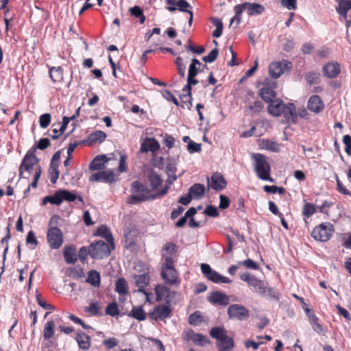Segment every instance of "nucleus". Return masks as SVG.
I'll list each match as a JSON object with an SVG mask.
<instances>
[{"instance_id":"obj_59","label":"nucleus","mask_w":351,"mask_h":351,"mask_svg":"<svg viewBox=\"0 0 351 351\" xmlns=\"http://www.w3.org/2000/svg\"><path fill=\"white\" fill-rule=\"evenodd\" d=\"M26 242L27 244H30L33 245L32 248H35L38 245V241L36 238L35 234L33 231H29L27 233V238H26Z\"/></svg>"},{"instance_id":"obj_36","label":"nucleus","mask_w":351,"mask_h":351,"mask_svg":"<svg viewBox=\"0 0 351 351\" xmlns=\"http://www.w3.org/2000/svg\"><path fill=\"white\" fill-rule=\"evenodd\" d=\"M129 316H131L138 321H143L146 319V314L141 306L133 307L129 313Z\"/></svg>"},{"instance_id":"obj_58","label":"nucleus","mask_w":351,"mask_h":351,"mask_svg":"<svg viewBox=\"0 0 351 351\" xmlns=\"http://www.w3.org/2000/svg\"><path fill=\"white\" fill-rule=\"evenodd\" d=\"M239 265H243L248 269H257L258 267V264L250 258L243 261L239 262Z\"/></svg>"},{"instance_id":"obj_52","label":"nucleus","mask_w":351,"mask_h":351,"mask_svg":"<svg viewBox=\"0 0 351 351\" xmlns=\"http://www.w3.org/2000/svg\"><path fill=\"white\" fill-rule=\"evenodd\" d=\"M106 313L112 317L118 315L119 311L117 304L116 302L109 304L106 308Z\"/></svg>"},{"instance_id":"obj_13","label":"nucleus","mask_w":351,"mask_h":351,"mask_svg":"<svg viewBox=\"0 0 351 351\" xmlns=\"http://www.w3.org/2000/svg\"><path fill=\"white\" fill-rule=\"evenodd\" d=\"M182 338L184 341H192L195 344L198 346H204L209 342L206 336L200 333H195L191 329L185 330L182 334Z\"/></svg>"},{"instance_id":"obj_33","label":"nucleus","mask_w":351,"mask_h":351,"mask_svg":"<svg viewBox=\"0 0 351 351\" xmlns=\"http://www.w3.org/2000/svg\"><path fill=\"white\" fill-rule=\"evenodd\" d=\"M62 195L60 190L57 191L53 195H47L43 199V204L45 205L49 202L51 204L60 205L62 204Z\"/></svg>"},{"instance_id":"obj_34","label":"nucleus","mask_w":351,"mask_h":351,"mask_svg":"<svg viewBox=\"0 0 351 351\" xmlns=\"http://www.w3.org/2000/svg\"><path fill=\"white\" fill-rule=\"evenodd\" d=\"M351 9V0H340L339 7L337 8L338 13L343 16L346 19L348 11Z\"/></svg>"},{"instance_id":"obj_11","label":"nucleus","mask_w":351,"mask_h":351,"mask_svg":"<svg viewBox=\"0 0 351 351\" xmlns=\"http://www.w3.org/2000/svg\"><path fill=\"white\" fill-rule=\"evenodd\" d=\"M291 67V63L287 60L282 62H274L269 64V75L273 78H278L287 70H289Z\"/></svg>"},{"instance_id":"obj_46","label":"nucleus","mask_w":351,"mask_h":351,"mask_svg":"<svg viewBox=\"0 0 351 351\" xmlns=\"http://www.w3.org/2000/svg\"><path fill=\"white\" fill-rule=\"evenodd\" d=\"M49 173L50 175V181L52 184L56 183L59 178L58 165H50Z\"/></svg>"},{"instance_id":"obj_15","label":"nucleus","mask_w":351,"mask_h":351,"mask_svg":"<svg viewBox=\"0 0 351 351\" xmlns=\"http://www.w3.org/2000/svg\"><path fill=\"white\" fill-rule=\"evenodd\" d=\"M322 72L328 78H336L341 72L340 64L336 62H328L323 66Z\"/></svg>"},{"instance_id":"obj_24","label":"nucleus","mask_w":351,"mask_h":351,"mask_svg":"<svg viewBox=\"0 0 351 351\" xmlns=\"http://www.w3.org/2000/svg\"><path fill=\"white\" fill-rule=\"evenodd\" d=\"M209 302L213 304L220 305H228L229 304V298L221 292H213L208 298Z\"/></svg>"},{"instance_id":"obj_19","label":"nucleus","mask_w":351,"mask_h":351,"mask_svg":"<svg viewBox=\"0 0 351 351\" xmlns=\"http://www.w3.org/2000/svg\"><path fill=\"white\" fill-rule=\"evenodd\" d=\"M307 108L311 112L319 113L324 110V104L320 97L315 95L309 98Z\"/></svg>"},{"instance_id":"obj_20","label":"nucleus","mask_w":351,"mask_h":351,"mask_svg":"<svg viewBox=\"0 0 351 351\" xmlns=\"http://www.w3.org/2000/svg\"><path fill=\"white\" fill-rule=\"evenodd\" d=\"M288 123H295L297 121L298 116L295 107L293 104H285L282 114Z\"/></svg>"},{"instance_id":"obj_62","label":"nucleus","mask_w":351,"mask_h":351,"mask_svg":"<svg viewBox=\"0 0 351 351\" xmlns=\"http://www.w3.org/2000/svg\"><path fill=\"white\" fill-rule=\"evenodd\" d=\"M317 320V318L314 316L311 320V324L313 330L318 334H320L323 332V327L318 323Z\"/></svg>"},{"instance_id":"obj_51","label":"nucleus","mask_w":351,"mask_h":351,"mask_svg":"<svg viewBox=\"0 0 351 351\" xmlns=\"http://www.w3.org/2000/svg\"><path fill=\"white\" fill-rule=\"evenodd\" d=\"M175 63L176 64L179 75L182 79H183L185 75L186 66L182 62V58L181 57H177Z\"/></svg>"},{"instance_id":"obj_27","label":"nucleus","mask_w":351,"mask_h":351,"mask_svg":"<svg viewBox=\"0 0 351 351\" xmlns=\"http://www.w3.org/2000/svg\"><path fill=\"white\" fill-rule=\"evenodd\" d=\"M147 178L150 183L152 190H156L162 182L160 176L152 169L149 170L147 174Z\"/></svg>"},{"instance_id":"obj_10","label":"nucleus","mask_w":351,"mask_h":351,"mask_svg":"<svg viewBox=\"0 0 351 351\" xmlns=\"http://www.w3.org/2000/svg\"><path fill=\"white\" fill-rule=\"evenodd\" d=\"M208 190L211 188L216 191H221L226 187L227 182L223 175L219 172L213 173L210 178L206 177Z\"/></svg>"},{"instance_id":"obj_28","label":"nucleus","mask_w":351,"mask_h":351,"mask_svg":"<svg viewBox=\"0 0 351 351\" xmlns=\"http://www.w3.org/2000/svg\"><path fill=\"white\" fill-rule=\"evenodd\" d=\"M97 234L106 239L107 243H109L111 245V247L114 249L113 237L110 232V229L107 226H101L98 228Z\"/></svg>"},{"instance_id":"obj_57","label":"nucleus","mask_w":351,"mask_h":351,"mask_svg":"<svg viewBox=\"0 0 351 351\" xmlns=\"http://www.w3.org/2000/svg\"><path fill=\"white\" fill-rule=\"evenodd\" d=\"M187 149L191 154L200 152L202 150V145L192 141L188 144Z\"/></svg>"},{"instance_id":"obj_35","label":"nucleus","mask_w":351,"mask_h":351,"mask_svg":"<svg viewBox=\"0 0 351 351\" xmlns=\"http://www.w3.org/2000/svg\"><path fill=\"white\" fill-rule=\"evenodd\" d=\"M115 291L120 295H126L128 293V285L123 278H119L116 281Z\"/></svg>"},{"instance_id":"obj_60","label":"nucleus","mask_w":351,"mask_h":351,"mask_svg":"<svg viewBox=\"0 0 351 351\" xmlns=\"http://www.w3.org/2000/svg\"><path fill=\"white\" fill-rule=\"evenodd\" d=\"M263 108V104L259 100L254 101L252 104L248 105V108L251 111L254 112H261Z\"/></svg>"},{"instance_id":"obj_38","label":"nucleus","mask_w":351,"mask_h":351,"mask_svg":"<svg viewBox=\"0 0 351 351\" xmlns=\"http://www.w3.org/2000/svg\"><path fill=\"white\" fill-rule=\"evenodd\" d=\"M50 145V141L49 138H43L39 140L36 145H34L32 147H31L27 152H32L35 154L36 150L38 149L44 150L47 149Z\"/></svg>"},{"instance_id":"obj_6","label":"nucleus","mask_w":351,"mask_h":351,"mask_svg":"<svg viewBox=\"0 0 351 351\" xmlns=\"http://www.w3.org/2000/svg\"><path fill=\"white\" fill-rule=\"evenodd\" d=\"M201 269L202 274L210 281L215 283H226L230 284L232 280L225 276H221L218 272L213 270L209 265L202 263L201 265Z\"/></svg>"},{"instance_id":"obj_7","label":"nucleus","mask_w":351,"mask_h":351,"mask_svg":"<svg viewBox=\"0 0 351 351\" xmlns=\"http://www.w3.org/2000/svg\"><path fill=\"white\" fill-rule=\"evenodd\" d=\"M47 239L52 249H59L63 243V234L57 227H50L47 233Z\"/></svg>"},{"instance_id":"obj_2","label":"nucleus","mask_w":351,"mask_h":351,"mask_svg":"<svg viewBox=\"0 0 351 351\" xmlns=\"http://www.w3.org/2000/svg\"><path fill=\"white\" fill-rule=\"evenodd\" d=\"M39 160L36 154L27 152L19 166V175L20 178L28 179L33 171L35 173L38 168H41Z\"/></svg>"},{"instance_id":"obj_49","label":"nucleus","mask_w":351,"mask_h":351,"mask_svg":"<svg viewBox=\"0 0 351 351\" xmlns=\"http://www.w3.org/2000/svg\"><path fill=\"white\" fill-rule=\"evenodd\" d=\"M319 76L320 74L319 73L310 71L306 75L305 79L310 84H315L319 82Z\"/></svg>"},{"instance_id":"obj_5","label":"nucleus","mask_w":351,"mask_h":351,"mask_svg":"<svg viewBox=\"0 0 351 351\" xmlns=\"http://www.w3.org/2000/svg\"><path fill=\"white\" fill-rule=\"evenodd\" d=\"M334 232L333 226L330 223H321L315 227L312 233V237L317 241L325 242L330 239Z\"/></svg>"},{"instance_id":"obj_56","label":"nucleus","mask_w":351,"mask_h":351,"mask_svg":"<svg viewBox=\"0 0 351 351\" xmlns=\"http://www.w3.org/2000/svg\"><path fill=\"white\" fill-rule=\"evenodd\" d=\"M264 191L267 193H278L279 194H284L285 190L283 187L276 186H268L266 185L264 186Z\"/></svg>"},{"instance_id":"obj_30","label":"nucleus","mask_w":351,"mask_h":351,"mask_svg":"<svg viewBox=\"0 0 351 351\" xmlns=\"http://www.w3.org/2000/svg\"><path fill=\"white\" fill-rule=\"evenodd\" d=\"M217 346L219 351H229L234 347L233 339L226 335L218 341Z\"/></svg>"},{"instance_id":"obj_18","label":"nucleus","mask_w":351,"mask_h":351,"mask_svg":"<svg viewBox=\"0 0 351 351\" xmlns=\"http://www.w3.org/2000/svg\"><path fill=\"white\" fill-rule=\"evenodd\" d=\"M109 160L110 158L106 155H98L91 161L89 168L93 171H102Z\"/></svg>"},{"instance_id":"obj_14","label":"nucleus","mask_w":351,"mask_h":351,"mask_svg":"<svg viewBox=\"0 0 351 351\" xmlns=\"http://www.w3.org/2000/svg\"><path fill=\"white\" fill-rule=\"evenodd\" d=\"M115 180V174L112 170L100 171L93 173L90 178V182H105L112 183Z\"/></svg>"},{"instance_id":"obj_21","label":"nucleus","mask_w":351,"mask_h":351,"mask_svg":"<svg viewBox=\"0 0 351 351\" xmlns=\"http://www.w3.org/2000/svg\"><path fill=\"white\" fill-rule=\"evenodd\" d=\"M160 148V144L158 141L154 139V138H147L145 140L141 143V152H155L158 150Z\"/></svg>"},{"instance_id":"obj_64","label":"nucleus","mask_w":351,"mask_h":351,"mask_svg":"<svg viewBox=\"0 0 351 351\" xmlns=\"http://www.w3.org/2000/svg\"><path fill=\"white\" fill-rule=\"evenodd\" d=\"M104 345L108 348L111 349L118 345V341L114 337L108 338L104 341Z\"/></svg>"},{"instance_id":"obj_61","label":"nucleus","mask_w":351,"mask_h":351,"mask_svg":"<svg viewBox=\"0 0 351 351\" xmlns=\"http://www.w3.org/2000/svg\"><path fill=\"white\" fill-rule=\"evenodd\" d=\"M281 4L289 10H296L297 8L296 0H281Z\"/></svg>"},{"instance_id":"obj_16","label":"nucleus","mask_w":351,"mask_h":351,"mask_svg":"<svg viewBox=\"0 0 351 351\" xmlns=\"http://www.w3.org/2000/svg\"><path fill=\"white\" fill-rule=\"evenodd\" d=\"M276 87V82H273L270 86H263L260 90V95L261 98L267 103H270L274 101L276 98V93L274 89Z\"/></svg>"},{"instance_id":"obj_17","label":"nucleus","mask_w":351,"mask_h":351,"mask_svg":"<svg viewBox=\"0 0 351 351\" xmlns=\"http://www.w3.org/2000/svg\"><path fill=\"white\" fill-rule=\"evenodd\" d=\"M176 252L177 246L175 243H166L161 250V256L165 259V263H167L169 260L173 261L172 258L176 254Z\"/></svg>"},{"instance_id":"obj_9","label":"nucleus","mask_w":351,"mask_h":351,"mask_svg":"<svg viewBox=\"0 0 351 351\" xmlns=\"http://www.w3.org/2000/svg\"><path fill=\"white\" fill-rule=\"evenodd\" d=\"M228 315L230 319L242 321L250 317V311L244 306L232 304L228 308Z\"/></svg>"},{"instance_id":"obj_48","label":"nucleus","mask_w":351,"mask_h":351,"mask_svg":"<svg viewBox=\"0 0 351 351\" xmlns=\"http://www.w3.org/2000/svg\"><path fill=\"white\" fill-rule=\"evenodd\" d=\"M262 146L263 147L273 152H278L280 150V145L278 143L269 140L263 141Z\"/></svg>"},{"instance_id":"obj_32","label":"nucleus","mask_w":351,"mask_h":351,"mask_svg":"<svg viewBox=\"0 0 351 351\" xmlns=\"http://www.w3.org/2000/svg\"><path fill=\"white\" fill-rule=\"evenodd\" d=\"M64 257L66 263H75L77 261L75 249L73 247H65L64 250Z\"/></svg>"},{"instance_id":"obj_47","label":"nucleus","mask_w":351,"mask_h":351,"mask_svg":"<svg viewBox=\"0 0 351 351\" xmlns=\"http://www.w3.org/2000/svg\"><path fill=\"white\" fill-rule=\"evenodd\" d=\"M210 335L214 338L217 339L218 341L222 339L223 337L226 335V331L223 328L215 327L213 328L210 331Z\"/></svg>"},{"instance_id":"obj_4","label":"nucleus","mask_w":351,"mask_h":351,"mask_svg":"<svg viewBox=\"0 0 351 351\" xmlns=\"http://www.w3.org/2000/svg\"><path fill=\"white\" fill-rule=\"evenodd\" d=\"M111 245L104 241H98L91 243L88 247L89 255L95 259H101L110 254Z\"/></svg>"},{"instance_id":"obj_40","label":"nucleus","mask_w":351,"mask_h":351,"mask_svg":"<svg viewBox=\"0 0 351 351\" xmlns=\"http://www.w3.org/2000/svg\"><path fill=\"white\" fill-rule=\"evenodd\" d=\"M49 76L53 82H60L63 79V70L61 67H52L49 70Z\"/></svg>"},{"instance_id":"obj_54","label":"nucleus","mask_w":351,"mask_h":351,"mask_svg":"<svg viewBox=\"0 0 351 351\" xmlns=\"http://www.w3.org/2000/svg\"><path fill=\"white\" fill-rule=\"evenodd\" d=\"M218 54L219 50L217 47H215L208 53V56L203 57L202 60L205 62H213L217 59Z\"/></svg>"},{"instance_id":"obj_12","label":"nucleus","mask_w":351,"mask_h":351,"mask_svg":"<svg viewBox=\"0 0 351 351\" xmlns=\"http://www.w3.org/2000/svg\"><path fill=\"white\" fill-rule=\"evenodd\" d=\"M171 309L168 305L160 304L156 306L150 313L151 319L158 321L164 320L171 316Z\"/></svg>"},{"instance_id":"obj_25","label":"nucleus","mask_w":351,"mask_h":351,"mask_svg":"<svg viewBox=\"0 0 351 351\" xmlns=\"http://www.w3.org/2000/svg\"><path fill=\"white\" fill-rule=\"evenodd\" d=\"M199 68L193 65H189V73L187 77V84H186V88L188 90H191V86L196 85L198 84V80L195 79V77L197 75Z\"/></svg>"},{"instance_id":"obj_42","label":"nucleus","mask_w":351,"mask_h":351,"mask_svg":"<svg viewBox=\"0 0 351 351\" xmlns=\"http://www.w3.org/2000/svg\"><path fill=\"white\" fill-rule=\"evenodd\" d=\"M255 289L256 292L263 296L266 295V287L264 282L262 280L257 279L255 280L250 285Z\"/></svg>"},{"instance_id":"obj_41","label":"nucleus","mask_w":351,"mask_h":351,"mask_svg":"<svg viewBox=\"0 0 351 351\" xmlns=\"http://www.w3.org/2000/svg\"><path fill=\"white\" fill-rule=\"evenodd\" d=\"M106 138V134L102 131H96L92 134H90L88 136V141L90 144L96 143L97 142L101 143Z\"/></svg>"},{"instance_id":"obj_63","label":"nucleus","mask_w":351,"mask_h":351,"mask_svg":"<svg viewBox=\"0 0 351 351\" xmlns=\"http://www.w3.org/2000/svg\"><path fill=\"white\" fill-rule=\"evenodd\" d=\"M100 310L101 308L97 303H92L86 308V311L93 315H98Z\"/></svg>"},{"instance_id":"obj_8","label":"nucleus","mask_w":351,"mask_h":351,"mask_svg":"<svg viewBox=\"0 0 351 351\" xmlns=\"http://www.w3.org/2000/svg\"><path fill=\"white\" fill-rule=\"evenodd\" d=\"M174 262L168 261L164 263L162 266L161 276L165 282L169 285H173L176 282L178 274L174 268Z\"/></svg>"},{"instance_id":"obj_3","label":"nucleus","mask_w":351,"mask_h":351,"mask_svg":"<svg viewBox=\"0 0 351 351\" xmlns=\"http://www.w3.org/2000/svg\"><path fill=\"white\" fill-rule=\"evenodd\" d=\"M251 157L254 161V170L257 176L261 180L273 182L274 180L270 177V165L265 156L261 154H252Z\"/></svg>"},{"instance_id":"obj_23","label":"nucleus","mask_w":351,"mask_h":351,"mask_svg":"<svg viewBox=\"0 0 351 351\" xmlns=\"http://www.w3.org/2000/svg\"><path fill=\"white\" fill-rule=\"evenodd\" d=\"M134 280H135L136 285L138 287V291L139 292L143 293L147 297V300L149 301V300L148 293L143 289V288L149 284V276L145 274H141V275H137V276H135Z\"/></svg>"},{"instance_id":"obj_44","label":"nucleus","mask_w":351,"mask_h":351,"mask_svg":"<svg viewBox=\"0 0 351 351\" xmlns=\"http://www.w3.org/2000/svg\"><path fill=\"white\" fill-rule=\"evenodd\" d=\"M129 11L132 16L139 19L140 23L141 24L145 23V16L143 14V10L138 5H135L132 8H130Z\"/></svg>"},{"instance_id":"obj_43","label":"nucleus","mask_w":351,"mask_h":351,"mask_svg":"<svg viewBox=\"0 0 351 351\" xmlns=\"http://www.w3.org/2000/svg\"><path fill=\"white\" fill-rule=\"evenodd\" d=\"M62 200L67 202H73L77 199L80 202H83V198L81 196L77 197L76 195L69 191L65 189H60Z\"/></svg>"},{"instance_id":"obj_22","label":"nucleus","mask_w":351,"mask_h":351,"mask_svg":"<svg viewBox=\"0 0 351 351\" xmlns=\"http://www.w3.org/2000/svg\"><path fill=\"white\" fill-rule=\"evenodd\" d=\"M284 106L282 101L276 99L269 103L267 107L268 112L274 117H279L283 112Z\"/></svg>"},{"instance_id":"obj_37","label":"nucleus","mask_w":351,"mask_h":351,"mask_svg":"<svg viewBox=\"0 0 351 351\" xmlns=\"http://www.w3.org/2000/svg\"><path fill=\"white\" fill-rule=\"evenodd\" d=\"M54 327L55 323L53 320L48 321L45 324L43 330V338L45 340H49L53 336Z\"/></svg>"},{"instance_id":"obj_26","label":"nucleus","mask_w":351,"mask_h":351,"mask_svg":"<svg viewBox=\"0 0 351 351\" xmlns=\"http://www.w3.org/2000/svg\"><path fill=\"white\" fill-rule=\"evenodd\" d=\"M205 191L206 188L204 184L196 183L190 187L189 193L192 197L199 199L204 197Z\"/></svg>"},{"instance_id":"obj_53","label":"nucleus","mask_w":351,"mask_h":351,"mask_svg":"<svg viewBox=\"0 0 351 351\" xmlns=\"http://www.w3.org/2000/svg\"><path fill=\"white\" fill-rule=\"evenodd\" d=\"M316 212V207L311 203H306L303 208V215L306 217H310Z\"/></svg>"},{"instance_id":"obj_55","label":"nucleus","mask_w":351,"mask_h":351,"mask_svg":"<svg viewBox=\"0 0 351 351\" xmlns=\"http://www.w3.org/2000/svg\"><path fill=\"white\" fill-rule=\"evenodd\" d=\"M51 122V114L49 113H45L42 114L39 119L40 126L42 128H46Z\"/></svg>"},{"instance_id":"obj_50","label":"nucleus","mask_w":351,"mask_h":351,"mask_svg":"<svg viewBox=\"0 0 351 351\" xmlns=\"http://www.w3.org/2000/svg\"><path fill=\"white\" fill-rule=\"evenodd\" d=\"M203 317L198 311H195L194 313L190 315L189 317V323L194 326L199 324L203 322Z\"/></svg>"},{"instance_id":"obj_29","label":"nucleus","mask_w":351,"mask_h":351,"mask_svg":"<svg viewBox=\"0 0 351 351\" xmlns=\"http://www.w3.org/2000/svg\"><path fill=\"white\" fill-rule=\"evenodd\" d=\"M76 341L79 347L83 350H88L90 346V337L82 331L77 332Z\"/></svg>"},{"instance_id":"obj_45","label":"nucleus","mask_w":351,"mask_h":351,"mask_svg":"<svg viewBox=\"0 0 351 351\" xmlns=\"http://www.w3.org/2000/svg\"><path fill=\"white\" fill-rule=\"evenodd\" d=\"M245 5H246V2L241 3V4H238L234 7L235 18L237 20V26H238L241 22V14H242L243 12L244 11V10H247Z\"/></svg>"},{"instance_id":"obj_31","label":"nucleus","mask_w":351,"mask_h":351,"mask_svg":"<svg viewBox=\"0 0 351 351\" xmlns=\"http://www.w3.org/2000/svg\"><path fill=\"white\" fill-rule=\"evenodd\" d=\"M245 5L247 8V14L250 16L261 14L265 10V8L263 5L256 3H250L246 2Z\"/></svg>"},{"instance_id":"obj_1","label":"nucleus","mask_w":351,"mask_h":351,"mask_svg":"<svg viewBox=\"0 0 351 351\" xmlns=\"http://www.w3.org/2000/svg\"><path fill=\"white\" fill-rule=\"evenodd\" d=\"M169 186L166 185L162 190L158 191L155 195H152L150 190L145 185L141 184L138 181H134L132 184V191L133 195L128 197L127 203L130 204H140L143 202H146L149 199H155L158 197H162L166 195L168 192Z\"/></svg>"},{"instance_id":"obj_39","label":"nucleus","mask_w":351,"mask_h":351,"mask_svg":"<svg viewBox=\"0 0 351 351\" xmlns=\"http://www.w3.org/2000/svg\"><path fill=\"white\" fill-rule=\"evenodd\" d=\"M86 282L95 287H98L100 285L99 273L95 270L90 271L88 274Z\"/></svg>"}]
</instances>
